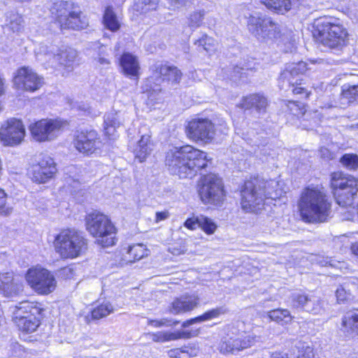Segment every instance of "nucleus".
Masks as SVG:
<instances>
[{"instance_id":"obj_1","label":"nucleus","mask_w":358,"mask_h":358,"mask_svg":"<svg viewBox=\"0 0 358 358\" xmlns=\"http://www.w3.org/2000/svg\"><path fill=\"white\" fill-rule=\"evenodd\" d=\"M208 161L206 152L187 145L170 149L166 152L165 163L171 174L180 178H191L198 171L206 167Z\"/></svg>"},{"instance_id":"obj_2","label":"nucleus","mask_w":358,"mask_h":358,"mask_svg":"<svg viewBox=\"0 0 358 358\" xmlns=\"http://www.w3.org/2000/svg\"><path fill=\"white\" fill-rule=\"evenodd\" d=\"M301 217L310 223L327 222L331 215V201L323 187H308L298 202Z\"/></svg>"},{"instance_id":"obj_3","label":"nucleus","mask_w":358,"mask_h":358,"mask_svg":"<svg viewBox=\"0 0 358 358\" xmlns=\"http://www.w3.org/2000/svg\"><path fill=\"white\" fill-rule=\"evenodd\" d=\"M241 196V208L246 213H257L264 206L266 198H274L271 182L259 178L245 181Z\"/></svg>"},{"instance_id":"obj_4","label":"nucleus","mask_w":358,"mask_h":358,"mask_svg":"<svg viewBox=\"0 0 358 358\" xmlns=\"http://www.w3.org/2000/svg\"><path fill=\"white\" fill-rule=\"evenodd\" d=\"M53 244L55 252L62 259H74L86 251L88 242L83 232L68 228L55 236Z\"/></svg>"},{"instance_id":"obj_5","label":"nucleus","mask_w":358,"mask_h":358,"mask_svg":"<svg viewBox=\"0 0 358 358\" xmlns=\"http://www.w3.org/2000/svg\"><path fill=\"white\" fill-rule=\"evenodd\" d=\"M85 227L90 234L96 238L97 244L103 248L115 245L117 229L107 215L97 210L88 213Z\"/></svg>"},{"instance_id":"obj_6","label":"nucleus","mask_w":358,"mask_h":358,"mask_svg":"<svg viewBox=\"0 0 358 358\" xmlns=\"http://www.w3.org/2000/svg\"><path fill=\"white\" fill-rule=\"evenodd\" d=\"M317 39L331 49L341 50L348 43L347 29L335 19H324L317 26Z\"/></svg>"},{"instance_id":"obj_7","label":"nucleus","mask_w":358,"mask_h":358,"mask_svg":"<svg viewBox=\"0 0 358 358\" xmlns=\"http://www.w3.org/2000/svg\"><path fill=\"white\" fill-rule=\"evenodd\" d=\"M43 308L36 301H23L13 308V321L19 329L27 333L36 331L39 326V317Z\"/></svg>"},{"instance_id":"obj_8","label":"nucleus","mask_w":358,"mask_h":358,"mask_svg":"<svg viewBox=\"0 0 358 358\" xmlns=\"http://www.w3.org/2000/svg\"><path fill=\"white\" fill-rule=\"evenodd\" d=\"M331 188L340 206H350L358 192V180L350 175L334 172L331 175Z\"/></svg>"},{"instance_id":"obj_9","label":"nucleus","mask_w":358,"mask_h":358,"mask_svg":"<svg viewBox=\"0 0 358 358\" xmlns=\"http://www.w3.org/2000/svg\"><path fill=\"white\" fill-rule=\"evenodd\" d=\"M247 26L250 33L262 43L273 41L280 35L279 24L266 15H250Z\"/></svg>"},{"instance_id":"obj_10","label":"nucleus","mask_w":358,"mask_h":358,"mask_svg":"<svg viewBox=\"0 0 358 358\" xmlns=\"http://www.w3.org/2000/svg\"><path fill=\"white\" fill-rule=\"evenodd\" d=\"M151 75L146 80L145 90L151 97L154 93L161 92V83L164 81L177 84L180 82L182 73L176 66L156 63L150 67Z\"/></svg>"},{"instance_id":"obj_11","label":"nucleus","mask_w":358,"mask_h":358,"mask_svg":"<svg viewBox=\"0 0 358 358\" xmlns=\"http://www.w3.org/2000/svg\"><path fill=\"white\" fill-rule=\"evenodd\" d=\"M198 192L204 204L221 206L224 201L225 192L222 180L213 173L205 175L201 178Z\"/></svg>"},{"instance_id":"obj_12","label":"nucleus","mask_w":358,"mask_h":358,"mask_svg":"<svg viewBox=\"0 0 358 358\" xmlns=\"http://www.w3.org/2000/svg\"><path fill=\"white\" fill-rule=\"evenodd\" d=\"M51 13L55 16L62 29H82L88 25L87 18L80 11H71V5L66 1L55 3Z\"/></svg>"},{"instance_id":"obj_13","label":"nucleus","mask_w":358,"mask_h":358,"mask_svg":"<svg viewBox=\"0 0 358 358\" xmlns=\"http://www.w3.org/2000/svg\"><path fill=\"white\" fill-rule=\"evenodd\" d=\"M25 278L30 287L41 294H48L52 292L57 286L54 275L41 266L29 268Z\"/></svg>"},{"instance_id":"obj_14","label":"nucleus","mask_w":358,"mask_h":358,"mask_svg":"<svg viewBox=\"0 0 358 358\" xmlns=\"http://www.w3.org/2000/svg\"><path fill=\"white\" fill-rule=\"evenodd\" d=\"M57 173V164L49 155H40L36 163L30 170L32 180L38 184H44L54 178Z\"/></svg>"},{"instance_id":"obj_15","label":"nucleus","mask_w":358,"mask_h":358,"mask_svg":"<svg viewBox=\"0 0 358 358\" xmlns=\"http://www.w3.org/2000/svg\"><path fill=\"white\" fill-rule=\"evenodd\" d=\"M25 136V128L22 121L10 118L0 128V140L3 145L15 146L20 144Z\"/></svg>"},{"instance_id":"obj_16","label":"nucleus","mask_w":358,"mask_h":358,"mask_svg":"<svg viewBox=\"0 0 358 358\" xmlns=\"http://www.w3.org/2000/svg\"><path fill=\"white\" fill-rule=\"evenodd\" d=\"M186 133L192 141L209 143L215 136L214 124L209 119L195 118L188 122Z\"/></svg>"},{"instance_id":"obj_17","label":"nucleus","mask_w":358,"mask_h":358,"mask_svg":"<svg viewBox=\"0 0 358 358\" xmlns=\"http://www.w3.org/2000/svg\"><path fill=\"white\" fill-rule=\"evenodd\" d=\"M62 123L58 120H41L30 124L29 130L33 138L38 142L52 141L60 132Z\"/></svg>"},{"instance_id":"obj_18","label":"nucleus","mask_w":358,"mask_h":358,"mask_svg":"<svg viewBox=\"0 0 358 358\" xmlns=\"http://www.w3.org/2000/svg\"><path fill=\"white\" fill-rule=\"evenodd\" d=\"M260 338V336L254 334L226 337L220 344V350L223 354H236L254 346L259 342Z\"/></svg>"},{"instance_id":"obj_19","label":"nucleus","mask_w":358,"mask_h":358,"mask_svg":"<svg viewBox=\"0 0 358 358\" xmlns=\"http://www.w3.org/2000/svg\"><path fill=\"white\" fill-rule=\"evenodd\" d=\"M13 83L18 90L34 92L43 86L44 80L43 78L38 75L32 69L24 66L17 71Z\"/></svg>"},{"instance_id":"obj_20","label":"nucleus","mask_w":358,"mask_h":358,"mask_svg":"<svg viewBox=\"0 0 358 358\" xmlns=\"http://www.w3.org/2000/svg\"><path fill=\"white\" fill-rule=\"evenodd\" d=\"M73 144L79 152L89 156L99 148L101 141L94 130L81 131L76 134Z\"/></svg>"},{"instance_id":"obj_21","label":"nucleus","mask_w":358,"mask_h":358,"mask_svg":"<svg viewBox=\"0 0 358 358\" xmlns=\"http://www.w3.org/2000/svg\"><path fill=\"white\" fill-rule=\"evenodd\" d=\"M292 304L293 307L301 308L303 310L318 315L323 310L320 299L315 296H309L303 292H294L292 294Z\"/></svg>"},{"instance_id":"obj_22","label":"nucleus","mask_w":358,"mask_h":358,"mask_svg":"<svg viewBox=\"0 0 358 358\" xmlns=\"http://www.w3.org/2000/svg\"><path fill=\"white\" fill-rule=\"evenodd\" d=\"M268 100L263 94L255 93L249 94L243 98L241 107L245 110H250L259 115L265 114L268 106Z\"/></svg>"},{"instance_id":"obj_23","label":"nucleus","mask_w":358,"mask_h":358,"mask_svg":"<svg viewBox=\"0 0 358 358\" xmlns=\"http://www.w3.org/2000/svg\"><path fill=\"white\" fill-rule=\"evenodd\" d=\"M199 298L194 295H182L171 303L169 310L173 315L189 312L197 307Z\"/></svg>"},{"instance_id":"obj_24","label":"nucleus","mask_w":358,"mask_h":358,"mask_svg":"<svg viewBox=\"0 0 358 358\" xmlns=\"http://www.w3.org/2000/svg\"><path fill=\"white\" fill-rule=\"evenodd\" d=\"M129 147L132 149L135 157L140 162L145 161L153 150V144L149 134L141 135V138L136 143L131 142Z\"/></svg>"},{"instance_id":"obj_25","label":"nucleus","mask_w":358,"mask_h":358,"mask_svg":"<svg viewBox=\"0 0 358 358\" xmlns=\"http://www.w3.org/2000/svg\"><path fill=\"white\" fill-rule=\"evenodd\" d=\"M307 70L306 63L299 62L288 64L285 69L282 72L280 80L283 83L287 82L292 86L298 85L301 79L296 78L297 76L303 75Z\"/></svg>"},{"instance_id":"obj_26","label":"nucleus","mask_w":358,"mask_h":358,"mask_svg":"<svg viewBox=\"0 0 358 358\" xmlns=\"http://www.w3.org/2000/svg\"><path fill=\"white\" fill-rule=\"evenodd\" d=\"M78 57L77 51L71 48L59 50L53 55L52 64L58 63L61 66L66 68L69 71H71Z\"/></svg>"},{"instance_id":"obj_27","label":"nucleus","mask_w":358,"mask_h":358,"mask_svg":"<svg viewBox=\"0 0 358 358\" xmlns=\"http://www.w3.org/2000/svg\"><path fill=\"white\" fill-rule=\"evenodd\" d=\"M22 289V284L13 278L12 273H0V291L5 295L17 294Z\"/></svg>"},{"instance_id":"obj_28","label":"nucleus","mask_w":358,"mask_h":358,"mask_svg":"<svg viewBox=\"0 0 358 358\" xmlns=\"http://www.w3.org/2000/svg\"><path fill=\"white\" fill-rule=\"evenodd\" d=\"M120 65L124 73L134 79L139 76L140 65L137 58L130 53H124L120 59Z\"/></svg>"},{"instance_id":"obj_29","label":"nucleus","mask_w":358,"mask_h":358,"mask_svg":"<svg viewBox=\"0 0 358 358\" xmlns=\"http://www.w3.org/2000/svg\"><path fill=\"white\" fill-rule=\"evenodd\" d=\"M80 169L76 166H70L66 169L64 176V188L73 194L80 187Z\"/></svg>"},{"instance_id":"obj_30","label":"nucleus","mask_w":358,"mask_h":358,"mask_svg":"<svg viewBox=\"0 0 358 358\" xmlns=\"http://www.w3.org/2000/svg\"><path fill=\"white\" fill-rule=\"evenodd\" d=\"M148 335L152 341L156 343H164L180 338H189L192 336L191 333L186 331H177L174 332L160 331L155 333H149Z\"/></svg>"},{"instance_id":"obj_31","label":"nucleus","mask_w":358,"mask_h":358,"mask_svg":"<svg viewBox=\"0 0 358 358\" xmlns=\"http://www.w3.org/2000/svg\"><path fill=\"white\" fill-rule=\"evenodd\" d=\"M115 307L108 301H104L93 308L91 312L85 316L87 322L92 320H98L107 317L114 313Z\"/></svg>"},{"instance_id":"obj_32","label":"nucleus","mask_w":358,"mask_h":358,"mask_svg":"<svg viewBox=\"0 0 358 358\" xmlns=\"http://www.w3.org/2000/svg\"><path fill=\"white\" fill-rule=\"evenodd\" d=\"M342 327L344 331L358 335V310L349 311L343 316Z\"/></svg>"},{"instance_id":"obj_33","label":"nucleus","mask_w":358,"mask_h":358,"mask_svg":"<svg viewBox=\"0 0 358 358\" xmlns=\"http://www.w3.org/2000/svg\"><path fill=\"white\" fill-rule=\"evenodd\" d=\"M121 121L119 115L115 113H110L106 115L104 118V131L109 138L115 136L116 127H120Z\"/></svg>"},{"instance_id":"obj_34","label":"nucleus","mask_w":358,"mask_h":358,"mask_svg":"<svg viewBox=\"0 0 358 358\" xmlns=\"http://www.w3.org/2000/svg\"><path fill=\"white\" fill-rule=\"evenodd\" d=\"M268 8L273 10L278 13H284L291 9L290 0H261Z\"/></svg>"},{"instance_id":"obj_35","label":"nucleus","mask_w":358,"mask_h":358,"mask_svg":"<svg viewBox=\"0 0 358 358\" xmlns=\"http://www.w3.org/2000/svg\"><path fill=\"white\" fill-rule=\"evenodd\" d=\"M271 320L284 324H288L292 320V317L287 309H274L267 313Z\"/></svg>"},{"instance_id":"obj_36","label":"nucleus","mask_w":358,"mask_h":358,"mask_svg":"<svg viewBox=\"0 0 358 358\" xmlns=\"http://www.w3.org/2000/svg\"><path fill=\"white\" fill-rule=\"evenodd\" d=\"M198 349L194 347L185 346L182 348L171 349L168 351L171 358H190L196 356Z\"/></svg>"},{"instance_id":"obj_37","label":"nucleus","mask_w":358,"mask_h":358,"mask_svg":"<svg viewBox=\"0 0 358 358\" xmlns=\"http://www.w3.org/2000/svg\"><path fill=\"white\" fill-rule=\"evenodd\" d=\"M55 47L53 45L48 46L47 44L40 43L35 49V53L38 60L47 61L52 63Z\"/></svg>"},{"instance_id":"obj_38","label":"nucleus","mask_w":358,"mask_h":358,"mask_svg":"<svg viewBox=\"0 0 358 358\" xmlns=\"http://www.w3.org/2000/svg\"><path fill=\"white\" fill-rule=\"evenodd\" d=\"M205 14L204 10H196L192 11L187 17V26L192 30L199 28L202 24Z\"/></svg>"},{"instance_id":"obj_39","label":"nucleus","mask_w":358,"mask_h":358,"mask_svg":"<svg viewBox=\"0 0 358 358\" xmlns=\"http://www.w3.org/2000/svg\"><path fill=\"white\" fill-rule=\"evenodd\" d=\"M103 23L106 27L112 31L118 30L120 27L117 16L111 7H107L105 10Z\"/></svg>"},{"instance_id":"obj_40","label":"nucleus","mask_w":358,"mask_h":358,"mask_svg":"<svg viewBox=\"0 0 358 358\" xmlns=\"http://www.w3.org/2000/svg\"><path fill=\"white\" fill-rule=\"evenodd\" d=\"M159 0H137L134 9L141 13L145 14L157 9Z\"/></svg>"},{"instance_id":"obj_41","label":"nucleus","mask_w":358,"mask_h":358,"mask_svg":"<svg viewBox=\"0 0 358 358\" xmlns=\"http://www.w3.org/2000/svg\"><path fill=\"white\" fill-rule=\"evenodd\" d=\"M92 48L96 51L94 59L101 66L106 67L110 65V62L107 57L106 47L100 45L99 43H94L92 44Z\"/></svg>"},{"instance_id":"obj_42","label":"nucleus","mask_w":358,"mask_h":358,"mask_svg":"<svg viewBox=\"0 0 358 358\" xmlns=\"http://www.w3.org/2000/svg\"><path fill=\"white\" fill-rule=\"evenodd\" d=\"M229 312L225 306H219L205 312L203 315L199 316L200 322L211 320L219 317Z\"/></svg>"},{"instance_id":"obj_43","label":"nucleus","mask_w":358,"mask_h":358,"mask_svg":"<svg viewBox=\"0 0 358 358\" xmlns=\"http://www.w3.org/2000/svg\"><path fill=\"white\" fill-rule=\"evenodd\" d=\"M128 255L130 256V261L135 262L140 260L148 255V251L143 244H136L130 246L128 250Z\"/></svg>"},{"instance_id":"obj_44","label":"nucleus","mask_w":358,"mask_h":358,"mask_svg":"<svg viewBox=\"0 0 358 358\" xmlns=\"http://www.w3.org/2000/svg\"><path fill=\"white\" fill-rule=\"evenodd\" d=\"M199 227L206 234L211 235L213 234L217 229V224L212 219L203 215H200Z\"/></svg>"},{"instance_id":"obj_45","label":"nucleus","mask_w":358,"mask_h":358,"mask_svg":"<svg viewBox=\"0 0 358 358\" xmlns=\"http://www.w3.org/2000/svg\"><path fill=\"white\" fill-rule=\"evenodd\" d=\"M195 45L198 46L199 51L204 50L210 53L214 50L215 41L213 38L203 35L195 42Z\"/></svg>"},{"instance_id":"obj_46","label":"nucleus","mask_w":358,"mask_h":358,"mask_svg":"<svg viewBox=\"0 0 358 358\" xmlns=\"http://www.w3.org/2000/svg\"><path fill=\"white\" fill-rule=\"evenodd\" d=\"M343 166L349 170L358 169V155L356 154H345L340 159Z\"/></svg>"},{"instance_id":"obj_47","label":"nucleus","mask_w":358,"mask_h":358,"mask_svg":"<svg viewBox=\"0 0 358 358\" xmlns=\"http://www.w3.org/2000/svg\"><path fill=\"white\" fill-rule=\"evenodd\" d=\"M341 96L343 99H348V102H352L358 97V85H343Z\"/></svg>"},{"instance_id":"obj_48","label":"nucleus","mask_w":358,"mask_h":358,"mask_svg":"<svg viewBox=\"0 0 358 358\" xmlns=\"http://www.w3.org/2000/svg\"><path fill=\"white\" fill-rule=\"evenodd\" d=\"M286 105L290 113L294 115H303L306 112L304 106L299 102L288 101H287Z\"/></svg>"},{"instance_id":"obj_49","label":"nucleus","mask_w":358,"mask_h":358,"mask_svg":"<svg viewBox=\"0 0 358 358\" xmlns=\"http://www.w3.org/2000/svg\"><path fill=\"white\" fill-rule=\"evenodd\" d=\"M297 358H317V357L313 347L302 344L299 347Z\"/></svg>"},{"instance_id":"obj_50","label":"nucleus","mask_w":358,"mask_h":358,"mask_svg":"<svg viewBox=\"0 0 358 358\" xmlns=\"http://www.w3.org/2000/svg\"><path fill=\"white\" fill-rule=\"evenodd\" d=\"M336 296L338 301L344 302L350 299L352 293L350 289H347L345 286L341 285L336 291Z\"/></svg>"},{"instance_id":"obj_51","label":"nucleus","mask_w":358,"mask_h":358,"mask_svg":"<svg viewBox=\"0 0 358 358\" xmlns=\"http://www.w3.org/2000/svg\"><path fill=\"white\" fill-rule=\"evenodd\" d=\"M179 323V321L172 322L171 320H168L166 318H164L162 320H149L148 321V324L152 326L155 328H159L162 327H171L173 325H176Z\"/></svg>"},{"instance_id":"obj_52","label":"nucleus","mask_w":358,"mask_h":358,"mask_svg":"<svg viewBox=\"0 0 358 358\" xmlns=\"http://www.w3.org/2000/svg\"><path fill=\"white\" fill-rule=\"evenodd\" d=\"M22 18L16 14H13L10 16V21L8 24L9 28L13 32H18L22 28Z\"/></svg>"},{"instance_id":"obj_53","label":"nucleus","mask_w":358,"mask_h":358,"mask_svg":"<svg viewBox=\"0 0 358 358\" xmlns=\"http://www.w3.org/2000/svg\"><path fill=\"white\" fill-rule=\"evenodd\" d=\"M200 220V215L188 218L184 223V226L191 230L195 229L199 227V221Z\"/></svg>"},{"instance_id":"obj_54","label":"nucleus","mask_w":358,"mask_h":358,"mask_svg":"<svg viewBox=\"0 0 358 358\" xmlns=\"http://www.w3.org/2000/svg\"><path fill=\"white\" fill-rule=\"evenodd\" d=\"M343 286H345L347 287V289H349L351 290V289L353 288H357L358 287V278L357 277H350L345 280V281L342 285Z\"/></svg>"},{"instance_id":"obj_55","label":"nucleus","mask_w":358,"mask_h":358,"mask_svg":"<svg viewBox=\"0 0 358 358\" xmlns=\"http://www.w3.org/2000/svg\"><path fill=\"white\" fill-rule=\"evenodd\" d=\"M187 248L185 245H172L169 248V251L173 255H180L181 254H184Z\"/></svg>"},{"instance_id":"obj_56","label":"nucleus","mask_w":358,"mask_h":358,"mask_svg":"<svg viewBox=\"0 0 358 358\" xmlns=\"http://www.w3.org/2000/svg\"><path fill=\"white\" fill-rule=\"evenodd\" d=\"M301 83H298V85H294L292 86L290 84H288L289 87L292 88V92L294 94H305L306 97L308 96V93L306 92V90L301 87Z\"/></svg>"},{"instance_id":"obj_57","label":"nucleus","mask_w":358,"mask_h":358,"mask_svg":"<svg viewBox=\"0 0 358 358\" xmlns=\"http://www.w3.org/2000/svg\"><path fill=\"white\" fill-rule=\"evenodd\" d=\"M6 201V194L5 192L0 189V210L1 213H5L6 214L9 213L8 209L6 210V211L3 210V208L5 206Z\"/></svg>"},{"instance_id":"obj_58","label":"nucleus","mask_w":358,"mask_h":358,"mask_svg":"<svg viewBox=\"0 0 358 358\" xmlns=\"http://www.w3.org/2000/svg\"><path fill=\"white\" fill-rule=\"evenodd\" d=\"M169 217V213L166 210L162 212H157L155 222H159L162 220H166Z\"/></svg>"},{"instance_id":"obj_59","label":"nucleus","mask_w":358,"mask_h":358,"mask_svg":"<svg viewBox=\"0 0 358 358\" xmlns=\"http://www.w3.org/2000/svg\"><path fill=\"white\" fill-rule=\"evenodd\" d=\"M196 323H200V320H199V316L198 317H196L194 318H192L190 320H186L182 324V327L183 328H186V327H188L190 325H192V324H194Z\"/></svg>"},{"instance_id":"obj_60","label":"nucleus","mask_w":358,"mask_h":358,"mask_svg":"<svg viewBox=\"0 0 358 358\" xmlns=\"http://www.w3.org/2000/svg\"><path fill=\"white\" fill-rule=\"evenodd\" d=\"M173 8H179L184 5L185 0H167Z\"/></svg>"},{"instance_id":"obj_61","label":"nucleus","mask_w":358,"mask_h":358,"mask_svg":"<svg viewBox=\"0 0 358 358\" xmlns=\"http://www.w3.org/2000/svg\"><path fill=\"white\" fill-rule=\"evenodd\" d=\"M6 79L0 74V96L6 92Z\"/></svg>"},{"instance_id":"obj_62","label":"nucleus","mask_w":358,"mask_h":358,"mask_svg":"<svg viewBox=\"0 0 358 358\" xmlns=\"http://www.w3.org/2000/svg\"><path fill=\"white\" fill-rule=\"evenodd\" d=\"M352 252L358 256V242L353 243L351 246Z\"/></svg>"},{"instance_id":"obj_63","label":"nucleus","mask_w":358,"mask_h":358,"mask_svg":"<svg viewBox=\"0 0 358 358\" xmlns=\"http://www.w3.org/2000/svg\"><path fill=\"white\" fill-rule=\"evenodd\" d=\"M341 271L345 272V270L348 269L347 264L345 262H338V266Z\"/></svg>"},{"instance_id":"obj_64","label":"nucleus","mask_w":358,"mask_h":358,"mask_svg":"<svg viewBox=\"0 0 358 358\" xmlns=\"http://www.w3.org/2000/svg\"><path fill=\"white\" fill-rule=\"evenodd\" d=\"M279 354H276L275 355H273L272 358H278ZM283 358V357H282Z\"/></svg>"}]
</instances>
